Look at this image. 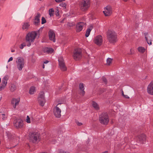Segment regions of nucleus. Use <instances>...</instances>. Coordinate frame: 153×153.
<instances>
[{"mask_svg":"<svg viewBox=\"0 0 153 153\" xmlns=\"http://www.w3.org/2000/svg\"><path fill=\"white\" fill-rule=\"evenodd\" d=\"M106 37L110 43H114L117 41V34L114 30H108L106 32Z\"/></svg>","mask_w":153,"mask_h":153,"instance_id":"nucleus-1","label":"nucleus"},{"mask_svg":"<svg viewBox=\"0 0 153 153\" xmlns=\"http://www.w3.org/2000/svg\"><path fill=\"white\" fill-rule=\"evenodd\" d=\"M37 34L35 31H32L27 34L25 37V40L28 43L27 46L30 47L31 45V42H33L34 41Z\"/></svg>","mask_w":153,"mask_h":153,"instance_id":"nucleus-2","label":"nucleus"},{"mask_svg":"<svg viewBox=\"0 0 153 153\" xmlns=\"http://www.w3.org/2000/svg\"><path fill=\"white\" fill-rule=\"evenodd\" d=\"M29 140L34 143H37L40 140L39 134L37 132H33L29 134Z\"/></svg>","mask_w":153,"mask_h":153,"instance_id":"nucleus-3","label":"nucleus"},{"mask_svg":"<svg viewBox=\"0 0 153 153\" xmlns=\"http://www.w3.org/2000/svg\"><path fill=\"white\" fill-rule=\"evenodd\" d=\"M80 10L83 11L87 10L90 7V2L89 0H82L79 4Z\"/></svg>","mask_w":153,"mask_h":153,"instance_id":"nucleus-4","label":"nucleus"},{"mask_svg":"<svg viewBox=\"0 0 153 153\" xmlns=\"http://www.w3.org/2000/svg\"><path fill=\"white\" fill-rule=\"evenodd\" d=\"M100 122L104 125H106L109 122L108 116L106 113H102L100 116Z\"/></svg>","mask_w":153,"mask_h":153,"instance_id":"nucleus-5","label":"nucleus"},{"mask_svg":"<svg viewBox=\"0 0 153 153\" xmlns=\"http://www.w3.org/2000/svg\"><path fill=\"white\" fill-rule=\"evenodd\" d=\"M16 67L20 71L22 70L25 65L24 59L21 57H19L17 58L16 61Z\"/></svg>","mask_w":153,"mask_h":153,"instance_id":"nucleus-6","label":"nucleus"},{"mask_svg":"<svg viewBox=\"0 0 153 153\" xmlns=\"http://www.w3.org/2000/svg\"><path fill=\"white\" fill-rule=\"evenodd\" d=\"M82 50L80 48L76 49L74 51L73 58L74 59L76 60L80 59L82 57Z\"/></svg>","mask_w":153,"mask_h":153,"instance_id":"nucleus-7","label":"nucleus"},{"mask_svg":"<svg viewBox=\"0 0 153 153\" xmlns=\"http://www.w3.org/2000/svg\"><path fill=\"white\" fill-rule=\"evenodd\" d=\"M44 94V93L43 92H41L39 93L38 98L39 102L40 105L42 106H44L45 102Z\"/></svg>","mask_w":153,"mask_h":153,"instance_id":"nucleus-8","label":"nucleus"},{"mask_svg":"<svg viewBox=\"0 0 153 153\" xmlns=\"http://www.w3.org/2000/svg\"><path fill=\"white\" fill-rule=\"evenodd\" d=\"M13 123L14 126L17 128H22L23 123L22 120L21 119L17 118L14 120Z\"/></svg>","mask_w":153,"mask_h":153,"instance_id":"nucleus-9","label":"nucleus"},{"mask_svg":"<svg viewBox=\"0 0 153 153\" xmlns=\"http://www.w3.org/2000/svg\"><path fill=\"white\" fill-rule=\"evenodd\" d=\"M61 104V103L58 104L56 106V107H55L53 109V114L56 117L59 118L61 116V110L58 107V106L59 105H60Z\"/></svg>","mask_w":153,"mask_h":153,"instance_id":"nucleus-10","label":"nucleus"},{"mask_svg":"<svg viewBox=\"0 0 153 153\" xmlns=\"http://www.w3.org/2000/svg\"><path fill=\"white\" fill-rule=\"evenodd\" d=\"M58 61L60 69L62 71H65L67 70V68L65 66L64 60L62 57H60L59 58Z\"/></svg>","mask_w":153,"mask_h":153,"instance_id":"nucleus-11","label":"nucleus"},{"mask_svg":"<svg viewBox=\"0 0 153 153\" xmlns=\"http://www.w3.org/2000/svg\"><path fill=\"white\" fill-rule=\"evenodd\" d=\"M137 140L140 143H144L146 142V136L145 134H143L139 135L136 137Z\"/></svg>","mask_w":153,"mask_h":153,"instance_id":"nucleus-12","label":"nucleus"},{"mask_svg":"<svg viewBox=\"0 0 153 153\" xmlns=\"http://www.w3.org/2000/svg\"><path fill=\"white\" fill-rule=\"evenodd\" d=\"M105 16H110L112 13V8L109 6H107L104 8V11H103Z\"/></svg>","mask_w":153,"mask_h":153,"instance_id":"nucleus-13","label":"nucleus"},{"mask_svg":"<svg viewBox=\"0 0 153 153\" xmlns=\"http://www.w3.org/2000/svg\"><path fill=\"white\" fill-rule=\"evenodd\" d=\"M94 42L95 44L98 45H102V36L100 35H99L96 36L94 40Z\"/></svg>","mask_w":153,"mask_h":153,"instance_id":"nucleus-14","label":"nucleus"},{"mask_svg":"<svg viewBox=\"0 0 153 153\" xmlns=\"http://www.w3.org/2000/svg\"><path fill=\"white\" fill-rule=\"evenodd\" d=\"M85 25V23L83 22H79L77 23L76 26V32H79L83 29V27Z\"/></svg>","mask_w":153,"mask_h":153,"instance_id":"nucleus-15","label":"nucleus"},{"mask_svg":"<svg viewBox=\"0 0 153 153\" xmlns=\"http://www.w3.org/2000/svg\"><path fill=\"white\" fill-rule=\"evenodd\" d=\"M49 37L50 40L55 42L56 39L55 38V34L53 30H50L48 32Z\"/></svg>","mask_w":153,"mask_h":153,"instance_id":"nucleus-16","label":"nucleus"},{"mask_svg":"<svg viewBox=\"0 0 153 153\" xmlns=\"http://www.w3.org/2000/svg\"><path fill=\"white\" fill-rule=\"evenodd\" d=\"M41 15L39 13H38L35 16L34 18V24L35 26L38 25L40 24V18Z\"/></svg>","mask_w":153,"mask_h":153,"instance_id":"nucleus-17","label":"nucleus"},{"mask_svg":"<svg viewBox=\"0 0 153 153\" xmlns=\"http://www.w3.org/2000/svg\"><path fill=\"white\" fill-rule=\"evenodd\" d=\"M147 91L149 94L153 95V81H152L148 86Z\"/></svg>","mask_w":153,"mask_h":153,"instance_id":"nucleus-18","label":"nucleus"},{"mask_svg":"<svg viewBox=\"0 0 153 153\" xmlns=\"http://www.w3.org/2000/svg\"><path fill=\"white\" fill-rule=\"evenodd\" d=\"M20 101L19 99H13L11 101V103L13 105L14 108H15L16 105H18Z\"/></svg>","mask_w":153,"mask_h":153,"instance_id":"nucleus-19","label":"nucleus"},{"mask_svg":"<svg viewBox=\"0 0 153 153\" xmlns=\"http://www.w3.org/2000/svg\"><path fill=\"white\" fill-rule=\"evenodd\" d=\"M54 51L53 49L51 48L45 47L43 49V51L44 53H51Z\"/></svg>","mask_w":153,"mask_h":153,"instance_id":"nucleus-20","label":"nucleus"},{"mask_svg":"<svg viewBox=\"0 0 153 153\" xmlns=\"http://www.w3.org/2000/svg\"><path fill=\"white\" fill-rule=\"evenodd\" d=\"M79 89L81 91L80 95L82 96H84L85 94V92L84 91V84L82 83H81L79 85Z\"/></svg>","mask_w":153,"mask_h":153,"instance_id":"nucleus-21","label":"nucleus"},{"mask_svg":"<svg viewBox=\"0 0 153 153\" xmlns=\"http://www.w3.org/2000/svg\"><path fill=\"white\" fill-rule=\"evenodd\" d=\"M8 79L9 77L8 76H4L2 79L1 84L4 85H5L6 86L7 83V80Z\"/></svg>","mask_w":153,"mask_h":153,"instance_id":"nucleus-22","label":"nucleus"},{"mask_svg":"<svg viewBox=\"0 0 153 153\" xmlns=\"http://www.w3.org/2000/svg\"><path fill=\"white\" fill-rule=\"evenodd\" d=\"M92 106L97 110L99 109L100 108L98 105L95 102L93 101L92 103Z\"/></svg>","mask_w":153,"mask_h":153,"instance_id":"nucleus-23","label":"nucleus"},{"mask_svg":"<svg viewBox=\"0 0 153 153\" xmlns=\"http://www.w3.org/2000/svg\"><path fill=\"white\" fill-rule=\"evenodd\" d=\"M7 114L6 113H3L2 112L0 113V117L3 120H5L7 119Z\"/></svg>","mask_w":153,"mask_h":153,"instance_id":"nucleus-24","label":"nucleus"},{"mask_svg":"<svg viewBox=\"0 0 153 153\" xmlns=\"http://www.w3.org/2000/svg\"><path fill=\"white\" fill-rule=\"evenodd\" d=\"M16 86L15 84H11L10 87V89L11 92H13L16 89Z\"/></svg>","mask_w":153,"mask_h":153,"instance_id":"nucleus-25","label":"nucleus"},{"mask_svg":"<svg viewBox=\"0 0 153 153\" xmlns=\"http://www.w3.org/2000/svg\"><path fill=\"white\" fill-rule=\"evenodd\" d=\"M29 26L30 25L28 22L24 23L22 25V28L23 30L27 29Z\"/></svg>","mask_w":153,"mask_h":153,"instance_id":"nucleus-26","label":"nucleus"},{"mask_svg":"<svg viewBox=\"0 0 153 153\" xmlns=\"http://www.w3.org/2000/svg\"><path fill=\"white\" fill-rule=\"evenodd\" d=\"M92 28L93 27H91L90 28H88L85 34V36L86 37H88L89 36Z\"/></svg>","mask_w":153,"mask_h":153,"instance_id":"nucleus-27","label":"nucleus"},{"mask_svg":"<svg viewBox=\"0 0 153 153\" xmlns=\"http://www.w3.org/2000/svg\"><path fill=\"white\" fill-rule=\"evenodd\" d=\"M137 50L140 53H143L145 51V49L144 47H139L137 48Z\"/></svg>","mask_w":153,"mask_h":153,"instance_id":"nucleus-28","label":"nucleus"},{"mask_svg":"<svg viewBox=\"0 0 153 153\" xmlns=\"http://www.w3.org/2000/svg\"><path fill=\"white\" fill-rule=\"evenodd\" d=\"M54 10L53 8L50 9L49 10V14L50 17L53 16L54 13Z\"/></svg>","mask_w":153,"mask_h":153,"instance_id":"nucleus-29","label":"nucleus"},{"mask_svg":"<svg viewBox=\"0 0 153 153\" xmlns=\"http://www.w3.org/2000/svg\"><path fill=\"white\" fill-rule=\"evenodd\" d=\"M35 87H30L29 90V93L30 94H33L35 91Z\"/></svg>","mask_w":153,"mask_h":153,"instance_id":"nucleus-30","label":"nucleus"},{"mask_svg":"<svg viewBox=\"0 0 153 153\" xmlns=\"http://www.w3.org/2000/svg\"><path fill=\"white\" fill-rule=\"evenodd\" d=\"M112 61V59L108 58L107 59V64L108 65H110Z\"/></svg>","mask_w":153,"mask_h":153,"instance_id":"nucleus-31","label":"nucleus"},{"mask_svg":"<svg viewBox=\"0 0 153 153\" xmlns=\"http://www.w3.org/2000/svg\"><path fill=\"white\" fill-rule=\"evenodd\" d=\"M145 38L148 44L149 45H151L152 44V40L150 39L149 40H148L147 37L146 36H145Z\"/></svg>","mask_w":153,"mask_h":153,"instance_id":"nucleus-32","label":"nucleus"},{"mask_svg":"<svg viewBox=\"0 0 153 153\" xmlns=\"http://www.w3.org/2000/svg\"><path fill=\"white\" fill-rule=\"evenodd\" d=\"M6 86L2 84H1L0 86V91H1L3 90Z\"/></svg>","mask_w":153,"mask_h":153,"instance_id":"nucleus-33","label":"nucleus"},{"mask_svg":"<svg viewBox=\"0 0 153 153\" xmlns=\"http://www.w3.org/2000/svg\"><path fill=\"white\" fill-rule=\"evenodd\" d=\"M26 46V44L25 43H23L21 44L20 45L19 48L22 49L24 48V47H25Z\"/></svg>","mask_w":153,"mask_h":153,"instance_id":"nucleus-34","label":"nucleus"},{"mask_svg":"<svg viewBox=\"0 0 153 153\" xmlns=\"http://www.w3.org/2000/svg\"><path fill=\"white\" fill-rule=\"evenodd\" d=\"M46 22V20L45 18L42 17V24H43L45 23Z\"/></svg>","mask_w":153,"mask_h":153,"instance_id":"nucleus-35","label":"nucleus"},{"mask_svg":"<svg viewBox=\"0 0 153 153\" xmlns=\"http://www.w3.org/2000/svg\"><path fill=\"white\" fill-rule=\"evenodd\" d=\"M102 80L105 83V84L107 83V80L104 77H103L102 78Z\"/></svg>","mask_w":153,"mask_h":153,"instance_id":"nucleus-36","label":"nucleus"},{"mask_svg":"<svg viewBox=\"0 0 153 153\" xmlns=\"http://www.w3.org/2000/svg\"><path fill=\"white\" fill-rule=\"evenodd\" d=\"M26 122L28 123H30V117H29V116H27V117Z\"/></svg>","mask_w":153,"mask_h":153,"instance_id":"nucleus-37","label":"nucleus"},{"mask_svg":"<svg viewBox=\"0 0 153 153\" xmlns=\"http://www.w3.org/2000/svg\"><path fill=\"white\" fill-rule=\"evenodd\" d=\"M59 151V153H69V152H65L62 149H60Z\"/></svg>","mask_w":153,"mask_h":153,"instance_id":"nucleus-38","label":"nucleus"},{"mask_svg":"<svg viewBox=\"0 0 153 153\" xmlns=\"http://www.w3.org/2000/svg\"><path fill=\"white\" fill-rule=\"evenodd\" d=\"M130 53L129 54L132 55L134 53V50L132 49H131L130 50Z\"/></svg>","mask_w":153,"mask_h":153,"instance_id":"nucleus-39","label":"nucleus"},{"mask_svg":"<svg viewBox=\"0 0 153 153\" xmlns=\"http://www.w3.org/2000/svg\"><path fill=\"white\" fill-rule=\"evenodd\" d=\"M56 15L57 16H59V11L58 10H56Z\"/></svg>","mask_w":153,"mask_h":153,"instance_id":"nucleus-40","label":"nucleus"},{"mask_svg":"<svg viewBox=\"0 0 153 153\" xmlns=\"http://www.w3.org/2000/svg\"><path fill=\"white\" fill-rule=\"evenodd\" d=\"M76 123L77 125L80 126L82 125V123H80L78 122H76Z\"/></svg>","mask_w":153,"mask_h":153,"instance_id":"nucleus-41","label":"nucleus"},{"mask_svg":"<svg viewBox=\"0 0 153 153\" xmlns=\"http://www.w3.org/2000/svg\"><path fill=\"white\" fill-rule=\"evenodd\" d=\"M65 0H55V1L57 2H59L63 1H65Z\"/></svg>","mask_w":153,"mask_h":153,"instance_id":"nucleus-42","label":"nucleus"},{"mask_svg":"<svg viewBox=\"0 0 153 153\" xmlns=\"http://www.w3.org/2000/svg\"><path fill=\"white\" fill-rule=\"evenodd\" d=\"M13 57H10L9 58V59L8 60V62H10V61H12L13 60Z\"/></svg>","mask_w":153,"mask_h":153,"instance_id":"nucleus-43","label":"nucleus"},{"mask_svg":"<svg viewBox=\"0 0 153 153\" xmlns=\"http://www.w3.org/2000/svg\"><path fill=\"white\" fill-rule=\"evenodd\" d=\"M123 96L126 98L128 99L129 98V97L127 95H124Z\"/></svg>","mask_w":153,"mask_h":153,"instance_id":"nucleus-44","label":"nucleus"},{"mask_svg":"<svg viewBox=\"0 0 153 153\" xmlns=\"http://www.w3.org/2000/svg\"><path fill=\"white\" fill-rule=\"evenodd\" d=\"M48 62H48V60H46V61H45V62H44V64H47V63H48Z\"/></svg>","mask_w":153,"mask_h":153,"instance_id":"nucleus-45","label":"nucleus"},{"mask_svg":"<svg viewBox=\"0 0 153 153\" xmlns=\"http://www.w3.org/2000/svg\"><path fill=\"white\" fill-rule=\"evenodd\" d=\"M62 7H66V4H62Z\"/></svg>","mask_w":153,"mask_h":153,"instance_id":"nucleus-46","label":"nucleus"},{"mask_svg":"<svg viewBox=\"0 0 153 153\" xmlns=\"http://www.w3.org/2000/svg\"><path fill=\"white\" fill-rule=\"evenodd\" d=\"M108 153V151H105L104 152H102V153Z\"/></svg>","mask_w":153,"mask_h":153,"instance_id":"nucleus-47","label":"nucleus"},{"mask_svg":"<svg viewBox=\"0 0 153 153\" xmlns=\"http://www.w3.org/2000/svg\"><path fill=\"white\" fill-rule=\"evenodd\" d=\"M147 34H148L147 33H144V35H145V36H146L147 35Z\"/></svg>","mask_w":153,"mask_h":153,"instance_id":"nucleus-48","label":"nucleus"},{"mask_svg":"<svg viewBox=\"0 0 153 153\" xmlns=\"http://www.w3.org/2000/svg\"><path fill=\"white\" fill-rule=\"evenodd\" d=\"M11 51L12 52H13L15 51V50H11Z\"/></svg>","mask_w":153,"mask_h":153,"instance_id":"nucleus-49","label":"nucleus"},{"mask_svg":"<svg viewBox=\"0 0 153 153\" xmlns=\"http://www.w3.org/2000/svg\"><path fill=\"white\" fill-rule=\"evenodd\" d=\"M122 95L123 96L124 94V93H123V91H122Z\"/></svg>","mask_w":153,"mask_h":153,"instance_id":"nucleus-50","label":"nucleus"},{"mask_svg":"<svg viewBox=\"0 0 153 153\" xmlns=\"http://www.w3.org/2000/svg\"><path fill=\"white\" fill-rule=\"evenodd\" d=\"M42 68H45V65H44V64H43V65Z\"/></svg>","mask_w":153,"mask_h":153,"instance_id":"nucleus-51","label":"nucleus"},{"mask_svg":"<svg viewBox=\"0 0 153 153\" xmlns=\"http://www.w3.org/2000/svg\"><path fill=\"white\" fill-rule=\"evenodd\" d=\"M125 1H127L128 0H123Z\"/></svg>","mask_w":153,"mask_h":153,"instance_id":"nucleus-52","label":"nucleus"},{"mask_svg":"<svg viewBox=\"0 0 153 153\" xmlns=\"http://www.w3.org/2000/svg\"><path fill=\"white\" fill-rule=\"evenodd\" d=\"M47 153V152H42V153Z\"/></svg>","mask_w":153,"mask_h":153,"instance_id":"nucleus-53","label":"nucleus"},{"mask_svg":"<svg viewBox=\"0 0 153 153\" xmlns=\"http://www.w3.org/2000/svg\"><path fill=\"white\" fill-rule=\"evenodd\" d=\"M1 10V9L0 8V10Z\"/></svg>","mask_w":153,"mask_h":153,"instance_id":"nucleus-54","label":"nucleus"},{"mask_svg":"<svg viewBox=\"0 0 153 153\" xmlns=\"http://www.w3.org/2000/svg\"><path fill=\"white\" fill-rule=\"evenodd\" d=\"M113 153H115V152H114Z\"/></svg>","mask_w":153,"mask_h":153,"instance_id":"nucleus-55","label":"nucleus"}]
</instances>
